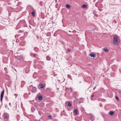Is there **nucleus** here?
<instances>
[{"instance_id": "obj_1", "label": "nucleus", "mask_w": 121, "mask_h": 121, "mask_svg": "<svg viewBox=\"0 0 121 121\" xmlns=\"http://www.w3.org/2000/svg\"><path fill=\"white\" fill-rule=\"evenodd\" d=\"M113 44L115 45H117L119 43V40L118 37L117 36L114 37L113 40Z\"/></svg>"}, {"instance_id": "obj_2", "label": "nucleus", "mask_w": 121, "mask_h": 121, "mask_svg": "<svg viewBox=\"0 0 121 121\" xmlns=\"http://www.w3.org/2000/svg\"><path fill=\"white\" fill-rule=\"evenodd\" d=\"M15 56L16 59L19 60L22 58V56H21V54L19 53L15 54Z\"/></svg>"}, {"instance_id": "obj_3", "label": "nucleus", "mask_w": 121, "mask_h": 121, "mask_svg": "<svg viewBox=\"0 0 121 121\" xmlns=\"http://www.w3.org/2000/svg\"><path fill=\"white\" fill-rule=\"evenodd\" d=\"M4 91L3 90L2 92L0 95V101L1 102L2 101V99L3 97L4 94Z\"/></svg>"}, {"instance_id": "obj_4", "label": "nucleus", "mask_w": 121, "mask_h": 121, "mask_svg": "<svg viewBox=\"0 0 121 121\" xmlns=\"http://www.w3.org/2000/svg\"><path fill=\"white\" fill-rule=\"evenodd\" d=\"M31 91L32 93L35 92L36 91V88L35 87H33L31 89Z\"/></svg>"}, {"instance_id": "obj_5", "label": "nucleus", "mask_w": 121, "mask_h": 121, "mask_svg": "<svg viewBox=\"0 0 121 121\" xmlns=\"http://www.w3.org/2000/svg\"><path fill=\"white\" fill-rule=\"evenodd\" d=\"M89 115H90L91 116V117L89 118V119L91 120H94L95 119V117L92 115L91 114H89Z\"/></svg>"}, {"instance_id": "obj_6", "label": "nucleus", "mask_w": 121, "mask_h": 121, "mask_svg": "<svg viewBox=\"0 0 121 121\" xmlns=\"http://www.w3.org/2000/svg\"><path fill=\"white\" fill-rule=\"evenodd\" d=\"M90 56L91 57H94L96 56L95 55V54L91 53L90 54Z\"/></svg>"}, {"instance_id": "obj_7", "label": "nucleus", "mask_w": 121, "mask_h": 121, "mask_svg": "<svg viewBox=\"0 0 121 121\" xmlns=\"http://www.w3.org/2000/svg\"><path fill=\"white\" fill-rule=\"evenodd\" d=\"M86 7L87 5L85 4L81 6V7L82 8H86Z\"/></svg>"}, {"instance_id": "obj_8", "label": "nucleus", "mask_w": 121, "mask_h": 121, "mask_svg": "<svg viewBox=\"0 0 121 121\" xmlns=\"http://www.w3.org/2000/svg\"><path fill=\"white\" fill-rule=\"evenodd\" d=\"M38 98L39 100H42V97L41 95L39 96L38 97Z\"/></svg>"}, {"instance_id": "obj_9", "label": "nucleus", "mask_w": 121, "mask_h": 121, "mask_svg": "<svg viewBox=\"0 0 121 121\" xmlns=\"http://www.w3.org/2000/svg\"><path fill=\"white\" fill-rule=\"evenodd\" d=\"M51 57L48 56L46 57V59L48 60H50Z\"/></svg>"}, {"instance_id": "obj_10", "label": "nucleus", "mask_w": 121, "mask_h": 121, "mask_svg": "<svg viewBox=\"0 0 121 121\" xmlns=\"http://www.w3.org/2000/svg\"><path fill=\"white\" fill-rule=\"evenodd\" d=\"M66 6L67 8H69L70 7V5L68 4H66Z\"/></svg>"}, {"instance_id": "obj_11", "label": "nucleus", "mask_w": 121, "mask_h": 121, "mask_svg": "<svg viewBox=\"0 0 121 121\" xmlns=\"http://www.w3.org/2000/svg\"><path fill=\"white\" fill-rule=\"evenodd\" d=\"M104 51L106 52H108V50L106 48H105L104 49Z\"/></svg>"}, {"instance_id": "obj_12", "label": "nucleus", "mask_w": 121, "mask_h": 121, "mask_svg": "<svg viewBox=\"0 0 121 121\" xmlns=\"http://www.w3.org/2000/svg\"><path fill=\"white\" fill-rule=\"evenodd\" d=\"M39 85L41 88H43L44 87V86L42 84H39Z\"/></svg>"}, {"instance_id": "obj_13", "label": "nucleus", "mask_w": 121, "mask_h": 121, "mask_svg": "<svg viewBox=\"0 0 121 121\" xmlns=\"http://www.w3.org/2000/svg\"><path fill=\"white\" fill-rule=\"evenodd\" d=\"M74 112L75 113V115H77V114L78 110L77 109H75Z\"/></svg>"}, {"instance_id": "obj_14", "label": "nucleus", "mask_w": 121, "mask_h": 121, "mask_svg": "<svg viewBox=\"0 0 121 121\" xmlns=\"http://www.w3.org/2000/svg\"><path fill=\"white\" fill-rule=\"evenodd\" d=\"M31 14H32L33 16L34 17L35 16V12L34 11H32L31 12Z\"/></svg>"}, {"instance_id": "obj_15", "label": "nucleus", "mask_w": 121, "mask_h": 121, "mask_svg": "<svg viewBox=\"0 0 121 121\" xmlns=\"http://www.w3.org/2000/svg\"><path fill=\"white\" fill-rule=\"evenodd\" d=\"M5 119H7V115L5 114H4L3 115Z\"/></svg>"}, {"instance_id": "obj_16", "label": "nucleus", "mask_w": 121, "mask_h": 121, "mask_svg": "<svg viewBox=\"0 0 121 121\" xmlns=\"http://www.w3.org/2000/svg\"><path fill=\"white\" fill-rule=\"evenodd\" d=\"M113 113L114 112L113 111H111L110 112V114L111 115H112L113 114Z\"/></svg>"}, {"instance_id": "obj_17", "label": "nucleus", "mask_w": 121, "mask_h": 121, "mask_svg": "<svg viewBox=\"0 0 121 121\" xmlns=\"http://www.w3.org/2000/svg\"><path fill=\"white\" fill-rule=\"evenodd\" d=\"M68 106L69 107H70L71 106V104L70 102H69L68 104Z\"/></svg>"}, {"instance_id": "obj_18", "label": "nucleus", "mask_w": 121, "mask_h": 121, "mask_svg": "<svg viewBox=\"0 0 121 121\" xmlns=\"http://www.w3.org/2000/svg\"><path fill=\"white\" fill-rule=\"evenodd\" d=\"M48 117L49 118L51 119L52 118V116L51 115H49L48 116Z\"/></svg>"}, {"instance_id": "obj_19", "label": "nucleus", "mask_w": 121, "mask_h": 121, "mask_svg": "<svg viewBox=\"0 0 121 121\" xmlns=\"http://www.w3.org/2000/svg\"><path fill=\"white\" fill-rule=\"evenodd\" d=\"M37 55L36 54H34L33 55V56L34 57H35Z\"/></svg>"}, {"instance_id": "obj_20", "label": "nucleus", "mask_w": 121, "mask_h": 121, "mask_svg": "<svg viewBox=\"0 0 121 121\" xmlns=\"http://www.w3.org/2000/svg\"><path fill=\"white\" fill-rule=\"evenodd\" d=\"M67 51L69 52L70 51V50L68 48L67 49Z\"/></svg>"}, {"instance_id": "obj_21", "label": "nucleus", "mask_w": 121, "mask_h": 121, "mask_svg": "<svg viewBox=\"0 0 121 121\" xmlns=\"http://www.w3.org/2000/svg\"><path fill=\"white\" fill-rule=\"evenodd\" d=\"M116 98L117 100H118V97L116 96Z\"/></svg>"}, {"instance_id": "obj_22", "label": "nucleus", "mask_w": 121, "mask_h": 121, "mask_svg": "<svg viewBox=\"0 0 121 121\" xmlns=\"http://www.w3.org/2000/svg\"><path fill=\"white\" fill-rule=\"evenodd\" d=\"M94 95H91V97H94Z\"/></svg>"}, {"instance_id": "obj_23", "label": "nucleus", "mask_w": 121, "mask_h": 121, "mask_svg": "<svg viewBox=\"0 0 121 121\" xmlns=\"http://www.w3.org/2000/svg\"><path fill=\"white\" fill-rule=\"evenodd\" d=\"M69 89H70L71 90V92L72 91V88L71 87H70L69 88Z\"/></svg>"}, {"instance_id": "obj_24", "label": "nucleus", "mask_w": 121, "mask_h": 121, "mask_svg": "<svg viewBox=\"0 0 121 121\" xmlns=\"http://www.w3.org/2000/svg\"><path fill=\"white\" fill-rule=\"evenodd\" d=\"M15 95L16 96V97L17 96V94H15Z\"/></svg>"}, {"instance_id": "obj_25", "label": "nucleus", "mask_w": 121, "mask_h": 121, "mask_svg": "<svg viewBox=\"0 0 121 121\" xmlns=\"http://www.w3.org/2000/svg\"><path fill=\"white\" fill-rule=\"evenodd\" d=\"M9 105H11V103H9Z\"/></svg>"}, {"instance_id": "obj_26", "label": "nucleus", "mask_w": 121, "mask_h": 121, "mask_svg": "<svg viewBox=\"0 0 121 121\" xmlns=\"http://www.w3.org/2000/svg\"><path fill=\"white\" fill-rule=\"evenodd\" d=\"M96 88V87H95L93 89V90H94Z\"/></svg>"}, {"instance_id": "obj_27", "label": "nucleus", "mask_w": 121, "mask_h": 121, "mask_svg": "<svg viewBox=\"0 0 121 121\" xmlns=\"http://www.w3.org/2000/svg\"><path fill=\"white\" fill-rule=\"evenodd\" d=\"M69 32H71V31L69 30Z\"/></svg>"}, {"instance_id": "obj_28", "label": "nucleus", "mask_w": 121, "mask_h": 121, "mask_svg": "<svg viewBox=\"0 0 121 121\" xmlns=\"http://www.w3.org/2000/svg\"><path fill=\"white\" fill-rule=\"evenodd\" d=\"M91 121H94L93 120H91Z\"/></svg>"}, {"instance_id": "obj_29", "label": "nucleus", "mask_w": 121, "mask_h": 121, "mask_svg": "<svg viewBox=\"0 0 121 121\" xmlns=\"http://www.w3.org/2000/svg\"><path fill=\"white\" fill-rule=\"evenodd\" d=\"M31 55V56H32V55L31 54V55Z\"/></svg>"}, {"instance_id": "obj_30", "label": "nucleus", "mask_w": 121, "mask_h": 121, "mask_svg": "<svg viewBox=\"0 0 121 121\" xmlns=\"http://www.w3.org/2000/svg\"><path fill=\"white\" fill-rule=\"evenodd\" d=\"M91 100H92V99L91 98Z\"/></svg>"}]
</instances>
